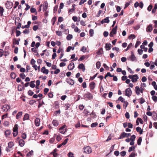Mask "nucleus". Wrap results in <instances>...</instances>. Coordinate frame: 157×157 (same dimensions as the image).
Returning <instances> with one entry per match:
<instances>
[{"mask_svg": "<svg viewBox=\"0 0 157 157\" xmlns=\"http://www.w3.org/2000/svg\"><path fill=\"white\" fill-rule=\"evenodd\" d=\"M56 34L59 36H60L62 35V33L61 31H56Z\"/></svg>", "mask_w": 157, "mask_h": 157, "instance_id": "79ce46f5", "label": "nucleus"}, {"mask_svg": "<svg viewBox=\"0 0 157 157\" xmlns=\"http://www.w3.org/2000/svg\"><path fill=\"white\" fill-rule=\"evenodd\" d=\"M95 83L94 82H91L90 84V87L91 90L94 89L95 87Z\"/></svg>", "mask_w": 157, "mask_h": 157, "instance_id": "a211bd4d", "label": "nucleus"}, {"mask_svg": "<svg viewBox=\"0 0 157 157\" xmlns=\"http://www.w3.org/2000/svg\"><path fill=\"white\" fill-rule=\"evenodd\" d=\"M142 141V138L141 137H139L137 141V144L138 145H141V144Z\"/></svg>", "mask_w": 157, "mask_h": 157, "instance_id": "bb28decb", "label": "nucleus"}, {"mask_svg": "<svg viewBox=\"0 0 157 157\" xmlns=\"http://www.w3.org/2000/svg\"><path fill=\"white\" fill-rule=\"evenodd\" d=\"M103 52V51L102 49V48H100L98 51L97 52V55H100Z\"/></svg>", "mask_w": 157, "mask_h": 157, "instance_id": "393cba45", "label": "nucleus"}, {"mask_svg": "<svg viewBox=\"0 0 157 157\" xmlns=\"http://www.w3.org/2000/svg\"><path fill=\"white\" fill-rule=\"evenodd\" d=\"M84 97L85 98H86L89 99H91L93 98V96L92 94L89 92L85 94Z\"/></svg>", "mask_w": 157, "mask_h": 157, "instance_id": "39448f33", "label": "nucleus"}, {"mask_svg": "<svg viewBox=\"0 0 157 157\" xmlns=\"http://www.w3.org/2000/svg\"><path fill=\"white\" fill-rule=\"evenodd\" d=\"M130 59L132 61H134L136 60V58L133 52H131V55L130 57Z\"/></svg>", "mask_w": 157, "mask_h": 157, "instance_id": "dca6fc26", "label": "nucleus"}, {"mask_svg": "<svg viewBox=\"0 0 157 157\" xmlns=\"http://www.w3.org/2000/svg\"><path fill=\"white\" fill-rule=\"evenodd\" d=\"M40 119L37 118L35 120V125L36 126H39L40 124Z\"/></svg>", "mask_w": 157, "mask_h": 157, "instance_id": "6ab92c4d", "label": "nucleus"}, {"mask_svg": "<svg viewBox=\"0 0 157 157\" xmlns=\"http://www.w3.org/2000/svg\"><path fill=\"white\" fill-rule=\"evenodd\" d=\"M67 83L71 85H73L74 84V81L72 79H67Z\"/></svg>", "mask_w": 157, "mask_h": 157, "instance_id": "aec40b11", "label": "nucleus"}, {"mask_svg": "<svg viewBox=\"0 0 157 157\" xmlns=\"http://www.w3.org/2000/svg\"><path fill=\"white\" fill-rule=\"evenodd\" d=\"M30 11L32 13H34L36 12V10L34 8H32L30 9Z\"/></svg>", "mask_w": 157, "mask_h": 157, "instance_id": "4d7b16f0", "label": "nucleus"}, {"mask_svg": "<svg viewBox=\"0 0 157 157\" xmlns=\"http://www.w3.org/2000/svg\"><path fill=\"white\" fill-rule=\"evenodd\" d=\"M131 136V134L130 133H127L124 132L121 133L120 136V137L118 139H121L124 137H128Z\"/></svg>", "mask_w": 157, "mask_h": 157, "instance_id": "f03ea898", "label": "nucleus"}, {"mask_svg": "<svg viewBox=\"0 0 157 157\" xmlns=\"http://www.w3.org/2000/svg\"><path fill=\"white\" fill-rule=\"evenodd\" d=\"M52 124L55 126H57L58 125L59 123L57 120H54L52 122Z\"/></svg>", "mask_w": 157, "mask_h": 157, "instance_id": "a878e982", "label": "nucleus"}, {"mask_svg": "<svg viewBox=\"0 0 157 157\" xmlns=\"http://www.w3.org/2000/svg\"><path fill=\"white\" fill-rule=\"evenodd\" d=\"M94 33V30L92 29H90L89 31L90 35L92 36Z\"/></svg>", "mask_w": 157, "mask_h": 157, "instance_id": "a18cd8bd", "label": "nucleus"}, {"mask_svg": "<svg viewBox=\"0 0 157 157\" xmlns=\"http://www.w3.org/2000/svg\"><path fill=\"white\" fill-rule=\"evenodd\" d=\"M153 100L155 102H156L157 101V97L156 96H153L152 97Z\"/></svg>", "mask_w": 157, "mask_h": 157, "instance_id": "13d9d810", "label": "nucleus"}, {"mask_svg": "<svg viewBox=\"0 0 157 157\" xmlns=\"http://www.w3.org/2000/svg\"><path fill=\"white\" fill-rule=\"evenodd\" d=\"M13 142L11 141L8 143V147L10 148H11L13 146Z\"/></svg>", "mask_w": 157, "mask_h": 157, "instance_id": "c756f323", "label": "nucleus"}, {"mask_svg": "<svg viewBox=\"0 0 157 157\" xmlns=\"http://www.w3.org/2000/svg\"><path fill=\"white\" fill-rule=\"evenodd\" d=\"M109 17H107L105 18V19H103L105 23H108L109 22Z\"/></svg>", "mask_w": 157, "mask_h": 157, "instance_id": "58836bf2", "label": "nucleus"}, {"mask_svg": "<svg viewBox=\"0 0 157 157\" xmlns=\"http://www.w3.org/2000/svg\"><path fill=\"white\" fill-rule=\"evenodd\" d=\"M29 119V115L28 114V113H26L24 115L23 118V121H25L26 120H28Z\"/></svg>", "mask_w": 157, "mask_h": 157, "instance_id": "4be33fe9", "label": "nucleus"}, {"mask_svg": "<svg viewBox=\"0 0 157 157\" xmlns=\"http://www.w3.org/2000/svg\"><path fill=\"white\" fill-rule=\"evenodd\" d=\"M41 71L42 72L46 74H48V70L46 69L45 67H43L41 69Z\"/></svg>", "mask_w": 157, "mask_h": 157, "instance_id": "9b49d317", "label": "nucleus"}, {"mask_svg": "<svg viewBox=\"0 0 157 157\" xmlns=\"http://www.w3.org/2000/svg\"><path fill=\"white\" fill-rule=\"evenodd\" d=\"M18 143L19 145L21 147H23L25 144V141L22 139L20 140L19 141Z\"/></svg>", "mask_w": 157, "mask_h": 157, "instance_id": "2eb2a0df", "label": "nucleus"}, {"mask_svg": "<svg viewBox=\"0 0 157 157\" xmlns=\"http://www.w3.org/2000/svg\"><path fill=\"white\" fill-rule=\"evenodd\" d=\"M117 29V26L116 25L113 29L110 32L113 34H115L116 33Z\"/></svg>", "mask_w": 157, "mask_h": 157, "instance_id": "f3484780", "label": "nucleus"}, {"mask_svg": "<svg viewBox=\"0 0 157 157\" xmlns=\"http://www.w3.org/2000/svg\"><path fill=\"white\" fill-rule=\"evenodd\" d=\"M136 146H132L130 147H129V149L128 150V151L129 152H131L132 151H134L135 149Z\"/></svg>", "mask_w": 157, "mask_h": 157, "instance_id": "cd10ccee", "label": "nucleus"}, {"mask_svg": "<svg viewBox=\"0 0 157 157\" xmlns=\"http://www.w3.org/2000/svg\"><path fill=\"white\" fill-rule=\"evenodd\" d=\"M33 151L32 150L27 153V156L29 157L31 155H32L33 154Z\"/></svg>", "mask_w": 157, "mask_h": 157, "instance_id": "09e8293b", "label": "nucleus"}, {"mask_svg": "<svg viewBox=\"0 0 157 157\" xmlns=\"http://www.w3.org/2000/svg\"><path fill=\"white\" fill-rule=\"evenodd\" d=\"M13 3L9 1H7L5 4L6 6L7 9H11L13 6Z\"/></svg>", "mask_w": 157, "mask_h": 157, "instance_id": "7ed1b4c3", "label": "nucleus"}, {"mask_svg": "<svg viewBox=\"0 0 157 157\" xmlns=\"http://www.w3.org/2000/svg\"><path fill=\"white\" fill-rule=\"evenodd\" d=\"M139 100L140 101V102L141 104H142L145 101L144 99L143 98H141Z\"/></svg>", "mask_w": 157, "mask_h": 157, "instance_id": "49530a36", "label": "nucleus"}, {"mask_svg": "<svg viewBox=\"0 0 157 157\" xmlns=\"http://www.w3.org/2000/svg\"><path fill=\"white\" fill-rule=\"evenodd\" d=\"M36 102V101L33 100H31L29 101V104L31 105H33Z\"/></svg>", "mask_w": 157, "mask_h": 157, "instance_id": "3c124183", "label": "nucleus"}, {"mask_svg": "<svg viewBox=\"0 0 157 157\" xmlns=\"http://www.w3.org/2000/svg\"><path fill=\"white\" fill-rule=\"evenodd\" d=\"M136 138V136L134 135H132L130 138L131 140L134 141Z\"/></svg>", "mask_w": 157, "mask_h": 157, "instance_id": "de8ad7c7", "label": "nucleus"}, {"mask_svg": "<svg viewBox=\"0 0 157 157\" xmlns=\"http://www.w3.org/2000/svg\"><path fill=\"white\" fill-rule=\"evenodd\" d=\"M157 9V4H155V6L154 7V8L152 9V13H155V12L156 9Z\"/></svg>", "mask_w": 157, "mask_h": 157, "instance_id": "c85d7f7f", "label": "nucleus"}, {"mask_svg": "<svg viewBox=\"0 0 157 157\" xmlns=\"http://www.w3.org/2000/svg\"><path fill=\"white\" fill-rule=\"evenodd\" d=\"M135 76L133 77L132 80V81L133 82H136L137 81L139 78V77L137 75H135Z\"/></svg>", "mask_w": 157, "mask_h": 157, "instance_id": "ddd939ff", "label": "nucleus"}, {"mask_svg": "<svg viewBox=\"0 0 157 157\" xmlns=\"http://www.w3.org/2000/svg\"><path fill=\"white\" fill-rule=\"evenodd\" d=\"M66 125L65 124L63 125L62 127L59 128V132L60 133L64 134L66 132V129H65V131H64V129L65 128Z\"/></svg>", "mask_w": 157, "mask_h": 157, "instance_id": "423d86ee", "label": "nucleus"}, {"mask_svg": "<svg viewBox=\"0 0 157 157\" xmlns=\"http://www.w3.org/2000/svg\"><path fill=\"white\" fill-rule=\"evenodd\" d=\"M136 38V36L134 34H131L128 36V39H134Z\"/></svg>", "mask_w": 157, "mask_h": 157, "instance_id": "ea45409f", "label": "nucleus"}, {"mask_svg": "<svg viewBox=\"0 0 157 157\" xmlns=\"http://www.w3.org/2000/svg\"><path fill=\"white\" fill-rule=\"evenodd\" d=\"M4 11V9L3 8L0 6V14L1 16H2L3 15Z\"/></svg>", "mask_w": 157, "mask_h": 157, "instance_id": "7c9ffc66", "label": "nucleus"}, {"mask_svg": "<svg viewBox=\"0 0 157 157\" xmlns=\"http://www.w3.org/2000/svg\"><path fill=\"white\" fill-rule=\"evenodd\" d=\"M73 36L71 34H68L67 36V40H70L72 38Z\"/></svg>", "mask_w": 157, "mask_h": 157, "instance_id": "c9c22d12", "label": "nucleus"}, {"mask_svg": "<svg viewBox=\"0 0 157 157\" xmlns=\"http://www.w3.org/2000/svg\"><path fill=\"white\" fill-rule=\"evenodd\" d=\"M120 154L121 156H124L125 155L126 152L125 151H123L120 153Z\"/></svg>", "mask_w": 157, "mask_h": 157, "instance_id": "69168bd1", "label": "nucleus"}, {"mask_svg": "<svg viewBox=\"0 0 157 157\" xmlns=\"http://www.w3.org/2000/svg\"><path fill=\"white\" fill-rule=\"evenodd\" d=\"M124 102L123 106L124 107V108L125 109L127 106L128 104V102L127 101H124Z\"/></svg>", "mask_w": 157, "mask_h": 157, "instance_id": "6e6d98bb", "label": "nucleus"}, {"mask_svg": "<svg viewBox=\"0 0 157 157\" xmlns=\"http://www.w3.org/2000/svg\"><path fill=\"white\" fill-rule=\"evenodd\" d=\"M10 109V107L7 105H4L2 108L3 111L7 112Z\"/></svg>", "mask_w": 157, "mask_h": 157, "instance_id": "6e6552de", "label": "nucleus"}, {"mask_svg": "<svg viewBox=\"0 0 157 157\" xmlns=\"http://www.w3.org/2000/svg\"><path fill=\"white\" fill-rule=\"evenodd\" d=\"M34 82L35 81H32L31 82L30 84V86L31 87L33 88L35 87V85L34 84Z\"/></svg>", "mask_w": 157, "mask_h": 157, "instance_id": "473e14b6", "label": "nucleus"}, {"mask_svg": "<svg viewBox=\"0 0 157 157\" xmlns=\"http://www.w3.org/2000/svg\"><path fill=\"white\" fill-rule=\"evenodd\" d=\"M96 67L97 69H98L100 68L101 66V63L100 62L98 61L96 63Z\"/></svg>", "mask_w": 157, "mask_h": 157, "instance_id": "4c0bfd02", "label": "nucleus"}, {"mask_svg": "<svg viewBox=\"0 0 157 157\" xmlns=\"http://www.w3.org/2000/svg\"><path fill=\"white\" fill-rule=\"evenodd\" d=\"M11 133L10 131L8 130L5 132V134L6 136H9Z\"/></svg>", "mask_w": 157, "mask_h": 157, "instance_id": "e433bc0d", "label": "nucleus"}, {"mask_svg": "<svg viewBox=\"0 0 157 157\" xmlns=\"http://www.w3.org/2000/svg\"><path fill=\"white\" fill-rule=\"evenodd\" d=\"M67 155L69 157H74L73 154L71 152H69L67 154Z\"/></svg>", "mask_w": 157, "mask_h": 157, "instance_id": "774afa93", "label": "nucleus"}, {"mask_svg": "<svg viewBox=\"0 0 157 157\" xmlns=\"http://www.w3.org/2000/svg\"><path fill=\"white\" fill-rule=\"evenodd\" d=\"M83 151L86 153L89 154L91 152L92 149L89 146H86L84 147L83 149Z\"/></svg>", "mask_w": 157, "mask_h": 157, "instance_id": "f257e3e1", "label": "nucleus"}, {"mask_svg": "<svg viewBox=\"0 0 157 157\" xmlns=\"http://www.w3.org/2000/svg\"><path fill=\"white\" fill-rule=\"evenodd\" d=\"M112 45L110 44H106L105 46V48L107 49V50H109L111 48Z\"/></svg>", "mask_w": 157, "mask_h": 157, "instance_id": "b1692460", "label": "nucleus"}, {"mask_svg": "<svg viewBox=\"0 0 157 157\" xmlns=\"http://www.w3.org/2000/svg\"><path fill=\"white\" fill-rule=\"evenodd\" d=\"M136 155V154L134 152H132L129 155V157H135Z\"/></svg>", "mask_w": 157, "mask_h": 157, "instance_id": "338daca9", "label": "nucleus"}, {"mask_svg": "<svg viewBox=\"0 0 157 157\" xmlns=\"http://www.w3.org/2000/svg\"><path fill=\"white\" fill-rule=\"evenodd\" d=\"M20 77L22 79H24L26 76L24 73H21L20 74Z\"/></svg>", "mask_w": 157, "mask_h": 157, "instance_id": "37998d69", "label": "nucleus"}, {"mask_svg": "<svg viewBox=\"0 0 157 157\" xmlns=\"http://www.w3.org/2000/svg\"><path fill=\"white\" fill-rule=\"evenodd\" d=\"M78 68L79 69H82L83 71H84L85 68L83 63H81L79 65Z\"/></svg>", "mask_w": 157, "mask_h": 157, "instance_id": "4468645a", "label": "nucleus"}, {"mask_svg": "<svg viewBox=\"0 0 157 157\" xmlns=\"http://www.w3.org/2000/svg\"><path fill=\"white\" fill-rule=\"evenodd\" d=\"M98 124L97 122H95L92 123L91 124V127H95L97 126V125H98Z\"/></svg>", "mask_w": 157, "mask_h": 157, "instance_id": "5fc2aeb1", "label": "nucleus"}, {"mask_svg": "<svg viewBox=\"0 0 157 157\" xmlns=\"http://www.w3.org/2000/svg\"><path fill=\"white\" fill-rule=\"evenodd\" d=\"M29 29H25L24 31H23V33L25 34H28L29 33Z\"/></svg>", "mask_w": 157, "mask_h": 157, "instance_id": "864d4df0", "label": "nucleus"}, {"mask_svg": "<svg viewBox=\"0 0 157 157\" xmlns=\"http://www.w3.org/2000/svg\"><path fill=\"white\" fill-rule=\"evenodd\" d=\"M74 31L76 32H78L79 33L81 31L78 29V28L76 27L74 29Z\"/></svg>", "mask_w": 157, "mask_h": 157, "instance_id": "680f3d73", "label": "nucleus"}, {"mask_svg": "<svg viewBox=\"0 0 157 157\" xmlns=\"http://www.w3.org/2000/svg\"><path fill=\"white\" fill-rule=\"evenodd\" d=\"M22 112H19L16 115V119H19L20 118L22 115Z\"/></svg>", "mask_w": 157, "mask_h": 157, "instance_id": "412c9836", "label": "nucleus"}, {"mask_svg": "<svg viewBox=\"0 0 157 157\" xmlns=\"http://www.w3.org/2000/svg\"><path fill=\"white\" fill-rule=\"evenodd\" d=\"M49 89L47 88H45L44 90V94H47V93L49 91Z\"/></svg>", "mask_w": 157, "mask_h": 157, "instance_id": "bf43d9fd", "label": "nucleus"}, {"mask_svg": "<svg viewBox=\"0 0 157 157\" xmlns=\"http://www.w3.org/2000/svg\"><path fill=\"white\" fill-rule=\"evenodd\" d=\"M18 125L17 124H15L13 129V131L18 132Z\"/></svg>", "mask_w": 157, "mask_h": 157, "instance_id": "72a5a7b5", "label": "nucleus"}, {"mask_svg": "<svg viewBox=\"0 0 157 157\" xmlns=\"http://www.w3.org/2000/svg\"><path fill=\"white\" fill-rule=\"evenodd\" d=\"M125 95L128 97H130L132 94V91L130 88L127 89L125 90Z\"/></svg>", "mask_w": 157, "mask_h": 157, "instance_id": "20e7f679", "label": "nucleus"}, {"mask_svg": "<svg viewBox=\"0 0 157 157\" xmlns=\"http://www.w3.org/2000/svg\"><path fill=\"white\" fill-rule=\"evenodd\" d=\"M68 138H67L65 139L63 142L61 144L62 145H65L67 143L68 140Z\"/></svg>", "mask_w": 157, "mask_h": 157, "instance_id": "8fccbe9b", "label": "nucleus"}, {"mask_svg": "<svg viewBox=\"0 0 157 157\" xmlns=\"http://www.w3.org/2000/svg\"><path fill=\"white\" fill-rule=\"evenodd\" d=\"M23 89V87L21 85H19L18 86V90L19 91H21Z\"/></svg>", "mask_w": 157, "mask_h": 157, "instance_id": "c03bdc74", "label": "nucleus"}, {"mask_svg": "<svg viewBox=\"0 0 157 157\" xmlns=\"http://www.w3.org/2000/svg\"><path fill=\"white\" fill-rule=\"evenodd\" d=\"M48 3L46 1H45L43 5V10L44 11H45L47 9L48 7Z\"/></svg>", "mask_w": 157, "mask_h": 157, "instance_id": "0eeeda50", "label": "nucleus"}, {"mask_svg": "<svg viewBox=\"0 0 157 157\" xmlns=\"http://www.w3.org/2000/svg\"><path fill=\"white\" fill-rule=\"evenodd\" d=\"M152 85L154 86L155 90H157V85L156 84L155 82V81L153 82L152 83Z\"/></svg>", "mask_w": 157, "mask_h": 157, "instance_id": "2f4dec72", "label": "nucleus"}, {"mask_svg": "<svg viewBox=\"0 0 157 157\" xmlns=\"http://www.w3.org/2000/svg\"><path fill=\"white\" fill-rule=\"evenodd\" d=\"M11 78L13 79H14L16 77V75L14 72H12L10 74Z\"/></svg>", "mask_w": 157, "mask_h": 157, "instance_id": "f704fd0d", "label": "nucleus"}, {"mask_svg": "<svg viewBox=\"0 0 157 157\" xmlns=\"http://www.w3.org/2000/svg\"><path fill=\"white\" fill-rule=\"evenodd\" d=\"M152 5H150L148 7H147V10L149 11H151V9L152 8Z\"/></svg>", "mask_w": 157, "mask_h": 157, "instance_id": "e2e57ef3", "label": "nucleus"}, {"mask_svg": "<svg viewBox=\"0 0 157 157\" xmlns=\"http://www.w3.org/2000/svg\"><path fill=\"white\" fill-rule=\"evenodd\" d=\"M22 138L24 139H25L26 138V135L25 133H23L21 135Z\"/></svg>", "mask_w": 157, "mask_h": 157, "instance_id": "0e129e2a", "label": "nucleus"}, {"mask_svg": "<svg viewBox=\"0 0 157 157\" xmlns=\"http://www.w3.org/2000/svg\"><path fill=\"white\" fill-rule=\"evenodd\" d=\"M140 88L138 86H136L135 88V90L136 94L137 95H139L140 94Z\"/></svg>", "mask_w": 157, "mask_h": 157, "instance_id": "f8f14e48", "label": "nucleus"}, {"mask_svg": "<svg viewBox=\"0 0 157 157\" xmlns=\"http://www.w3.org/2000/svg\"><path fill=\"white\" fill-rule=\"evenodd\" d=\"M75 67L74 64L73 63H71L68 66V69L69 70H71Z\"/></svg>", "mask_w": 157, "mask_h": 157, "instance_id": "1a4fd4ad", "label": "nucleus"}, {"mask_svg": "<svg viewBox=\"0 0 157 157\" xmlns=\"http://www.w3.org/2000/svg\"><path fill=\"white\" fill-rule=\"evenodd\" d=\"M143 50L142 49H138V52L139 55H141L143 54Z\"/></svg>", "mask_w": 157, "mask_h": 157, "instance_id": "603ef678", "label": "nucleus"}, {"mask_svg": "<svg viewBox=\"0 0 157 157\" xmlns=\"http://www.w3.org/2000/svg\"><path fill=\"white\" fill-rule=\"evenodd\" d=\"M136 130L137 132H139L140 134H141L143 133V130L140 127H137L136 128Z\"/></svg>", "mask_w": 157, "mask_h": 157, "instance_id": "5701e85b", "label": "nucleus"}, {"mask_svg": "<svg viewBox=\"0 0 157 157\" xmlns=\"http://www.w3.org/2000/svg\"><path fill=\"white\" fill-rule=\"evenodd\" d=\"M140 44V42L139 41H137L135 46V48H136Z\"/></svg>", "mask_w": 157, "mask_h": 157, "instance_id": "052dcab7", "label": "nucleus"}, {"mask_svg": "<svg viewBox=\"0 0 157 157\" xmlns=\"http://www.w3.org/2000/svg\"><path fill=\"white\" fill-rule=\"evenodd\" d=\"M153 29L152 26L151 24H150L146 28V31L147 32H150Z\"/></svg>", "mask_w": 157, "mask_h": 157, "instance_id": "9d476101", "label": "nucleus"}, {"mask_svg": "<svg viewBox=\"0 0 157 157\" xmlns=\"http://www.w3.org/2000/svg\"><path fill=\"white\" fill-rule=\"evenodd\" d=\"M119 101H121L122 102H123L125 101L124 99L122 98L121 96L118 99Z\"/></svg>", "mask_w": 157, "mask_h": 157, "instance_id": "a19ab883", "label": "nucleus"}]
</instances>
